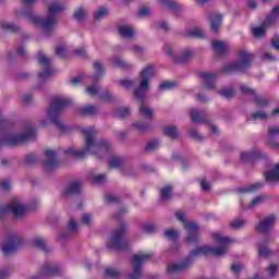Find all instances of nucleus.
<instances>
[{
    "mask_svg": "<svg viewBox=\"0 0 279 279\" xmlns=\"http://www.w3.org/2000/svg\"><path fill=\"white\" fill-rule=\"evenodd\" d=\"M218 95L225 97V99H232L234 97V89L232 87H225L218 90Z\"/></svg>",
    "mask_w": 279,
    "mask_h": 279,
    "instance_id": "obj_35",
    "label": "nucleus"
},
{
    "mask_svg": "<svg viewBox=\"0 0 279 279\" xmlns=\"http://www.w3.org/2000/svg\"><path fill=\"white\" fill-rule=\"evenodd\" d=\"M106 204H119V196L117 195H106L105 196Z\"/></svg>",
    "mask_w": 279,
    "mask_h": 279,
    "instance_id": "obj_56",
    "label": "nucleus"
},
{
    "mask_svg": "<svg viewBox=\"0 0 279 279\" xmlns=\"http://www.w3.org/2000/svg\"><path fill=\"white\" fill-rule=\"evenodd\" d=\"M82 193V182H70L63 191L64 197H71V195H80Z\"/></svg>",
    "mask_w": 279,
    "mask_h": 279,
    "instance_id": "obj_18",
    "label": "nucleus"
},
{
    "mask_svg": "<svg viewBox=\"0 0 279 279\" xmlns=\"http://www.w3.org/2000/svg\"><path fill=\"white\" fill-rule=\"evenodd\" d=\"M116 117L118 119H125L126 117H130V109L126 107H120L116 110Z\"/></svg>",
    "mask_w": 279,
    "mask_h": 279,
    "instance_id": "obj_44",
    "label": "nucleus"
},
{
    "mask_svg": "<svg viewBox=\"0 0 279 279\" xmlns=\"http://www.w3.org/2000/svg\"><path fill=\"white\" fill-rule=\"evenodd\" d=\"M254 101L258 108H265L269 105V100H267V98H260L258 96H255Z\"/></svg>",
    "mask_w": 279,
    "mask_h": 279,
    "instance_id": "obj_52",
    "label": "nucleus"
},
{
    "mask_svg": "<svg viewBox=\"0 0 279 279\" xmlns=\"http://www.w3.org/2000/svg\"><path fill=\"white\" fill-rule=\"evenodd\" d=\"M133 128H135V130H137V132H147V130H149L150 125L147 122L137 121L133 124Z\"/></svg>",
    "mask_w": 279,
    "mask_h": 279,
    "instance_id": "obj_41",
    "label": "nucleus"
},
{
    "mask_svg": "<svg viewBox=\"0 0 279 279\" xmlns=\"http://www.w3.org/2000/svg\"><path fill=\"white\" fill-rule=\"evenodd\" d=\"M72 101L69 98H53L49 109H48V117L50 121L57 125V128L64 132L66 130V126L62 123V120L60 119V114H62V111L65 108H69L71 106Z\"/></svg>",
    "mask_w": 279,
    "mask_h": 279,
    "instance_id": "obj_5",
    "label": "nucleus"
},
{
    "mask_svg": "<svg viewBox=\"0 0 279 279\" xmlns=\"http://www.w3.org/2000/svg\"><path fill=\"white\" fill-rule=\"evenodd\" d=\"M178 86L177 82L165 81L159 85V90H172Z\"/></svg>",
    "mask_w": 279,
    "mask_h": 279,
    "instance_id": "obj_46",
    "label": "nucleus"
},
{
    "mask_svg": "<svg viewBox=\"0 0 279 279\" xmlns=\"http://www.w3.org/2000/svg\"><path fill=\"white\" fill-rule=\"evenodd\" d=\"M38 63L41 66H46L44 71L38 73L39 80H47V77L54 75L56 71L49 68V64H51V59L47 58V56H45L43 52H38Z\"/></svg>",
    "mask_w": 279,
    "mask_h": 279,
    "instance_id": "obj_13",
    "label": "nucleus"
},
{
    "mask_svg": "<svg viewBox=\"0 0 279 279\" xmlns=\"http://www.w3.org/2000/svg\"><path fill=\"white\" fill-rule=\"evenodd\" d=\"M112 64L119 69H130V64L119 57L112 59Z\"/></svg>",
    "mask_w": 279,
    "mask_h": 279,
    "instance_id": "obj_39",
    "label": "nucleus"
},
{
    "mask_svg": "<svg viewBox=\"0 0 279 279\" xmlns=\"http://www.w3.org/2000/svg\"><path fill=\"white\" fill-rule=\"evenodd\" d=\"M163 134L165 136H168L169 138H172V141H175L178 138V126L175 125H167L163 128Z\"/></svg>",
    "mask_w": 279,
    "mask_h": 279,
    "instance_id": "obj_30",
    "label": "nucleus"
},
{
    "mask_svg": "<svg viewBox=\"0 0 279 279\" xmlns=\"http://www.w3.org/2000/svg\"><path fill=\"white\" fill-rule=\"evenodd\" d=\"M26 241L23 238H19L16 234V231H13L9 238H8V242H5L2 246V254H4L5 256H12V254H14V252H16L19 250V247H21V245H25Z\"/></svg>",
    "mask_w": 279,
    "mask_h": 279,
    "instance_id": "obj_12",
    "label": "nucleus"
},
{
    "mask_svg": "<svg viewBox=\"0 0 279 279\" xmlns=\"http://www.w3.org/2000/svg\"><path fill=\"white\" fill-rule=\"evenodd\" d=\"M193 52L191 50H185L182 56L174 58V64H184L191 60Z\"/></svg>",
    "mask_w": 279,
    "mask_h": 279,
    "instance_id": "obj_34",
    "label": "nucleus"
},
{
    "mask_svg": "<svg viewBox=\"0 0 279 279\" xmlns=\"http://www.w3.org/2000/svg\"><path fill=\"white\" fill-rule=\"evenodd\" d=\"M73 54L76 56V58H86V49L77 48L73 51Z\"/></svg>",
    "mask_w": 279,
    "mask_h": 279,
    "instance_id": "obj_61",
    "label": "nucleus"
},
{
    "mask_svg": "<svg viewBox=\"0 0 279 279\" xmlns=\"http://www.w3.org/2000/svg\"><path fill=\"white\" fill-rule=\"evenodd\" d=\"M84 16H86V9L80 8L74 12V19L76 21H84Z\"/></svg>",
    "mask_w": 279,
    "mask_h": 279,
    "instance_id": "obj_53",
    "label": "nucleus"
},
{
    "mask_svg": "<svg viewBox=\"0 0 279 279\" xmlns=\"http://www.w3.org/2000/svg\"><path fill=\"white\" fill-rule=\"evenodd\" d=\"M60 274V266L56 263H47L41 267L39 275L33 277L32 279H43L51 276H58Z\"/></svg>",
    "mask_w": 279,
    "mask_h": 279,
    "instance_id": "obj_14",
    "label": "nucleus"
},
{
    "mask_svg": "<svg viewBox=\"0 0 279 279\" xmlns=\"http://www.w3.org/2000/svg\"><path fill=\"white\" fill-rule=\"evenodd\" d=\"M271 25L274 24L267 22V20L265 19L259 26H256L252 29L254 37L264 38L265 34H267V29H269Z\"/></svg>",
    "mask_w": 279,
    "mask_h": 279,
    "instance_id": "obj_21",
    "label": "nucleus"
},
{
    "mask_svg": "<svg viewBox=\"0 0 279 279\" xmlns=\"http://www.w3.org/2000/svg\"><path fill=\"white\" fill-rule=\"evenodd\" d=\"M175 217L179 221H181L184 225L185 230H187L186 242L197 243L199 241V236L197 235V232L199 231V225L193 221H186V219H184V214H182V211H177Z\"/></svg>",
    "mask_w": 279,
    "mask_h": 279,
    "instance_id": "obj_10",
    "label": "nucleus"
},
{
    "mask_svg": "<svg viewBox=\"0 0 279 279\" xmlns=\"http://www.w3.org/2000/svg\"><path fill=\"white\" fill-rule=\"evenodd\" d=\"M208 254H211V256H226V248L221 246H201L192 250L190 252V256L185 257L181 263L179 264H171L167 268L168 274H181V271H186L193 265V258L195 256H208Z\"/></svg>",
    "mask_w": 279,
    "mask_h": 279,
    "instance_id": "obj_3",
    "label": "nucleus"
},
{
    "mask_svg": "<svg viewBox=\"0 0 279 279\" xmlns=\"http://www.w3.org/2000/svg\"><path fill=\"white\" fill-rule=\"evenodd\" d=\"M211 48L218 56H226L228 53V46L223 41L215 40L211 43Z\"/></svg>",
    "mask_w": 279,
    "mask_h": 279,
    "instance_id": "obj_24",
    "label": "nucleus"
},
{
    "mask_svg": "<svg viewBox=\"0 0 279 279\" xmlns=\"http://www.w3.org/2000/svg\"><path fill=\"white\" fill-rule=\"evenodd\" d=\"M160 145V141L154 140L148 142L147 146L145 147V151H156L158 149V146Z\"/></svg>",
    "mask_w": 279,
    "mask_h": 279,
    "instance_id": "obj_49",
    "label": "nucleus"
},
{
    "mask_svg": "<svg viewBox=\"0 0 279 279\" xmlns=\"http://www.w3.org/2000/svg\"><path fill=\"white\" fill-rule=\"evenodd\" d=\"M94 184H104L106 182V174H98L93 179Z\"/></svg>",
    "mask_w": 279,
    "mask_h": 279,
    "instance_id": "obj_62",
    "label": "nucleus"
},
{
    "mask_svg": "<svg viewBox=\"0 0 279 279\" xmlns=\"http://www.w3.org/2000/svg\"><path fill=\"white\" fill-rule=\"evenodd\" d=\"M9 128H12V123H9L7 119L0 118V130H9Z\"/></svg>",
    "mask_w": 279,
    "mask_h": 279,
    "instance_id": "obj_63",
    "label": "nucleus"
},
{
    "mask_svg": "<svg viewBox=\"0 0 279 279\" xmlns=\"http://www.w3.org/2000/svg\"><path fill=\"white\" fill-rule=\"evenodd\" d=\"M125 232H128V226L125 222H121L119 228L111 233L107 242L108 250H112L113 252H128V250H130V242L124 239Z\"/></svg>",
    "mask_w": 279,
    "mask_h": 279,
    "instance_id": "obj_6",
    "label": "nucleus"
},
{
    "mask_svg": "<svg viewBox=\"0 0 279 279\" xmlns=\"http://www.w3.org/2000/svg\"><path fill=\"white\" fill-rule=\"evenodd\" d=\"M93 69L95 71V74L93 76L94 82H99L104 75H106V68L100 61H95L93 64Z\"/></svg>",
    "mask_w": 279,
    "mask_h": 279,
    "instance_id": "obj_22",
    "label": "nucleus"
},
{
    "mask_svg": "<svg viewBox=\"0 0 279 279\" xmlns=\"http://www.w3.org/2000/svg\"><path fill=\"white\" fill-rule=\"evenodd\" d=\"M77 112L81 114V117H95L97 113V107L87 105L85 107L78 108Z\"/></svg>",
    "mask_w": 279,
    "mask_h": 279,
    "instance_id": "obj_27",
    "label": "nucleus"
},
{
    "mask_svg": "<svg viewBox=\"0 0 279 279\" xmlns=\"http://www.w3.org/2000/svg\"><path fill=\"white\" fill-rule=\"evenodd\" d=\"M83 136L86 138L85 149L76 150L75 148H68L64 150L65 156H72V158H76V160H84L88 154L96 156V158H101L104 154H108V149H110V143L106 140H100L99 142H95V134H97V130L90 126L88 129L82 130Z\"/></svg>",
    "mask_w": 279,
    "mask_h": 279,
    "instance_id": "obj_1",
    "label": "nucleus"
},
{
    "mask_svg": "<svg viewBox=\"0 0 279 279\" xmlns=\"http://www.w3.org/2000/svg\"><path fill=\"white\" fill-rule=\"evenodd\" d=\"M33 246L38 247V250H41V252H45V254L51 252V250L48 248L47 244L45 243V240L41 236H37L34 239Z\"/></svg>",
    "mask_w": 279,
    "mask_h": 279,
    "instance_id": "obj_31",
    "label": "nucleus"
},
{
    "mask_svg": "<svg viewBox=\"0 0 279 279\" xmlns=\"http://www.w3.org/2000/svg\"><path fill=\"white\" fill-rule=\"evenodd\" d=\"M105 276H107V278H119V276H121V272H119V270L114 268H107L105 270Z\"/></svg>",
    "mask_w": 279,
    "mask_h": 279,
    "instance_id": "obj_50",
    "label": "nucleus"
},
{
    "mask_svg": "<svg viewBox=\"0 0 279 279\" xmlns=\"http://www.w3.org/2000/svg\"><path fill=\"white\" fill-rule=\"evenodd\" d=\"M123 165V158L112 157L109 160V169H119Z\"/></svg>",
    "mask_w": 279,
    "mask_h": 279,
    "instance_id": "obj_37",
    "label": "nucleus"
},
{
    "mask_svg": "<svg viewBox=\"0 0 279 279\" xmlns=\"http://www.w3.org/2000/svg\"><path fill=\"white\" fill-rule=\"evenodd\" d=\"M104 16H108V9L100 7L98 11L94 14L95 21H101Z\"/></svg>",
    "mask_w": 279,
    "mask_h": 279,
    "instance_id": "obj_47",
    "label": "nucleus"
},
{
    "mask_svg": "<svg viewBox=\"0 0 279 279\" xmlns=\"http://www.w3.org/2000/svg\"><path fill=\"white\" fill-rule=\"evenodd\" d=\"M239 57L241 60L227 64L225 68H222V73L230 74L248 69L250 64H252V60H254V54L247 52L246 50H240Z\"/></svg>",
    "mask_w": 279,
    "mask_h": 279,
    "instance_id": "obj_8",
    "label": "nucleus"
},
{
    "mask_svg": "<svg viewBox=\"0 0 279 279\" xmlns=\"http://www.w3.org/2000/svg\"><path fill=\"white\" fill-rule=\"evenodd\" d=\"M258 256H264V258H267V256H272L274 251L271 248L267 247V240H262L258 244Z\"/></svg>",
    "mask_w": 279,
    "mask_h": 279,
    "instance_id": "obj_26",
    "label": "nucleus"
},
{
    "mask_svg": "<svg viewBox=\"0 0 279 279\" xmlns=\"http://www.w3.org/2000/svg\"><path fill=\"white\" fill-rule=\"evenodd\" d=\"M171 191H173V187H171V185H166L163 189H161L160 190L161 199H171Z\"/></svg>",
    "mask_w": 279,
    "mask_h": 279,
    "instance_id": "obj_43",
    "label": "nucleus"
},
{
    "mask_svg": "<svg viewBox=\"0 0 279 279\" xmlns=\"http://www.w3.org/2000/svg\"><path fill=\"white\" fill-rule=\"evenodd\" d=\"M36 162H38V157H36L34 153L26 155L25 163L28 165V167H33V165H36Z\"/></svg>",
    "mask_w": 279,
    "mask_h": 279,
    "instance_id": "obj_48",
    "label": "nucleus"
},
{
    "mask_svg": "<svg viewBox=\"0 0 279 279\" xmlns=\"http://www.w3.org/2000/svg\"><path fill=\"white\" fill-rule=\"evenodd\" d=\"M240 90H241L242 95H256V90H254L245 85H242L240 87Z\"/></svg>",
    "mask_w": 279,
    "mask_h": 279,
    "instance_id": "obj_58",
    "label": "nucleus"
},
{
    "mask_svg": "<svg viewBox=\"0 0 279 279\" xmlns=\"http://www.w3.org/2000/svg\"><path fill=\"white\" fill-rule=\"evenodd\" d=\"M251 119L256 122V121H265L267 119V112L265 111H256L251 113Z\"/></svg>",
    "mask_w": 279,
    "mask_h": 279,
    "instance_id": "obj_45",
    "label": "nucleus"
},
{
    "mask_svg": "<svg viewBox=\"0 0 279 279\" xmlns=\"http://www.w3.org/2000/svg\"><path fill=\"white\" fill-rule=\"evenodd\" d=\"M10 213H12L13 217L23 219L25 213H27V206L20 204L19 199L13 198L10 204L0 207V219L8 217Z\"/></svg>",
    "mask_w": 279,
    "mask_h": 279,
    "instance_id": "obj_9",
    "label": "nucleus"
},
{
    "mask_svg": "<svg viewBox=\"0 0 279 279\" xmlns=\"http://www.w3.org/2000/svg\"><path fill=\"white\" fill-rule=\"evenodd\" d=\"M64 10H66V5L59 1H53L48 8L49 15L46 19L34 15L32 10L19 11L16 14L20 19H26V21H29V23H33V25H39L43 32L46 34H51V32L56 29V25H58V19L56 17V14L64 12Z\"/></svg>",
    "mask_w": 279,
    "mask_h": 279,
    "instance_id": "obj_2",
    "label": "nucleus"
},
{
    "mask_svg": "<svg viewBox=\"0 0 279 279\" xmlns=\"http://www.w3.org/2000/svg\"><path fill=\"white\" fill-rule=\"evenodd\" d=\"M279 19V4L275 5L270 13L265 17L266 23H270L274 25V23H276V20Z\"/></svg>",
    "mask_w": 279,
    "mask_h": 279,
    "instance_id": "obj_32",
    "label": "nucleus"
},
{
    "mask_svg": "<svg viewBox=\"0 0 279 279\" xmlns=\"http://www.w3.org/2000/svg\"><path fill=\"white\" fill-rule=\"evenodd\" d=\"M118 32L122 38H134V28L132 26H119Z\"/></svg>",
    "mask_w": 279,
    "mask_h": 279,
    "instance_id": "obj_29",
    "label": "nucleus"
},
{
    "mask_svg": "<svg viewBox=\"0 0 279 279\" xmlns=\"http://www.w3.org/2000/svg\"><path fill=\"white\" fill-rule=\"evenodd\" d=\"M56 56H58V58H61V60H64V58H66V49H64V47H58L56 49Z\"/></svg>",
    "mask_w": 279,
    "mask_h": 279,
    "instance_id": "obj_59",
    "label": "nucleus"
},
{
    "mask_svg": "<svg viewBox=\"0 0 279 279\" xmlns=\"http://www.w3.org/2000/svg\"><path fill=\"white\" fill-rule=\"evenodd\" d=\"M161 5L163 8H168V10H180V4L172 0H160Z\"/></svg>",
    "mask_w": 279,
    "mask_h": 279,
    "instance_id": "obj_38",
    "label": "nucleus"
},
{
    "mask_svg": "<svg viewBox=\"0 0 279 279\" xmlns=\"http://www.w3.org/2000/svg\"><path fill=\"white\" fill-rule=\"evenodd\" d=\"M192 123H205L206 112L204 111H191L190 112Z\"/></svg>",
    "mask_w": 279,
    "mask_h": 279,
    "instance_id": "obj_28",
    "label": "nucleus"
},
{
    "mask_svg": "<svg viewBox=\"0 0 279 279\" xmlns=\"http://www.w3.org/2000/svg\"><path fill=\"white\" fill-rule=\"evenodd\" d=\"M275 223H276V215L271 214L268 217H266L264 220L259 221L258 225L255 227V229L260 234H269Z\"/></svg>",
    "mask_w": 279,
    "mask_h": 279,
    "instance_id": "obj_15",
    "label": "nucleus"
},
{
    "mask_svg": "<svg viewBox=\"0 0 279 279\" xmlns=\"http://www.w3.org/2000/svg\"><path fill=\"white\" fill-rule=\"evenodd\" d=\"M208 19L211 32H214V34H217V32H219V27H221L223 15L218 13H211Z\"/></svg>",
    "mask_w": 279,
    "mask_h": 279,
    "instance_id": "obj_20",
    "label": "nucleus"
},
{
    "mask_svg": "<svg viewBox=\"0 0 279 279\" xmlns=\"http://www.w3.org/2000/svg\"><path fill=\"white\" fill-rule=\"evenodd\" d=\"M264 178L269 184L279 182V163H277L272 171L264 172Z\"/></svg>",
    "mask_w": 279,
    "mask_h": 279,
    "instance_id": "obj_23",
    "label": "nucleus"
},
{
    "mask_svg": "<svg viewBox=\"0 0 279 279\" xmlns=\"http://www.w3.org/2000/svg\"><path fill=\"white\" fill-rule=\"evenodd\" d=\"M187 38H204V31L199 27H195L192 31H189L186 34Z\"/></svg>",
    "mask_w": 279,
    "mask_h": 279,
    "instance_id": "obj_36",
    "label": "nucleus"
},
{
    "mask_svg": "<svg viewBox=\"0 0 279 279\" xmlns=\"http://www.w3.org/2000/svg\"><path fill=\"white\" fill-rule=\"evenodd\" d=\"M260 159V150L256 149L251 153H242L241 160L243 162H254V160Z\"/></svg>",
    "mask_w": 279,
    "mask_h": 279,
    "instance_id": "obj_25",
    "label": "nucleus"
},
{
    "mask_svg": "<svg viewBox=\"0 0 279 279\" xmlns=\"http://www.w3.org/2000/svg\"><path fill=\"white\" fill-rule=\"evenodd\" d=\"M211 239H214V241H217V243H221L222 245H226V243H232V240L230 238H223L219 233H213Z\"/></svg>",
    "mask_w": 279,
    "mask_h": 279,
    "instance_id": "obj_42",
    "label": "nucleus"
},
{
    "mask_svg": "<svg viewBox=\"0 0 279 279\" xmlns=\"http://www.w3.org/2000/svg\"><path fill=\"white\" fill-rule=\"evenodd\" d=\"M156 75V69L154 65H147L141 71L140 77L142 78L140 86L134 90V97L140 104V114L151 119L154 111L145 106V99L147 97V90H149V80Z\"/></svg>",
    "mask_w": 279,
    "mask_h": 279,
    "instance_id": "obj_4",
    "label": "nucleus"
},
{
    "mask_svg": "<svg viewBox=\"0 0 279 279\" xmlns=\"http://www.w3.org/2000/svg\"><path fill=\"white\" fill-rule=\"evenodd\" d=\"M166 239H169L170 241H178V231L168 229L165 232Z\"/></svg>",
    "mask_w": 279,
    "mask_h": 279,
    "instance_id": "obj_51",
    "label": "nucleus"
},
{
    "mask_svg": "<svg viewBox=\"0 0 279 279\" xmlns=\"http://www.w3.org/2000/svg\"><path fill=\"white\" fill-rule=\"evenodd\" d=\"M151 260V254L134 255L131 259V266L133 271L129 274V279H141L143 278V264Z\"/></svg>",
    "mask_w": 279,
    "mask_h": 279,
    "instance_id": "obj_11",
    "label": "nucleus"
},
{
    "mask_svg": "<svg viewBox=\"0 0 279 279\" xmlns=\"http://www.w3.org/2000/svg\"><path fill=\"white\" fill-rule=\"evenodd\" d=\"M143 232H145L146 234H154V232H156V226H154V225H145L143 227Z\"/></svg>",
    "mask_w": 279,
    "mask_h": 279,
    "instance_id": "obj_60",
    "label": "nucleus"
},
{
    "mask_svg": "<svg viewBox=\"0 0 279 279\" xmlns=\"http://www.w3.org/2000/svg\"><path fill=\"white\" fill-rule=\"evenodd\" d=\"M243 226H245V220H241V219H235L230 223V227L233 230H239L241 228H243Z\"/></svg>",
    "mask_w": 279,
    "mask_h": 279,
    "instance_id": "obj_55",
    "label": "nucleus"
},
{
    "mask_svg": "<svg viewBox=\"0 0 279 279\" xmlns=\"http://www.w3.org/2000/svg\"><path fill=\"white\" fill-rule=\"evenodd\" d=\"M217 73L210 72H202L199 74V77L204 80L202 84L205 86V88H207V90H215V82L217 80Z\"/></svg>",
    "mask_w": 279,
    "mask_h": 279,
    "instance_id": "obj_17",
    "label": "nucleus"
},
{
    "mask_svg": "<svg viewBox=\"0 0 279 279\" xmlns=\"http://www.w3.org/2000/svg\"><path fill=\"white\" fill-rule=\"evenodd\" d=\"M279 136V126H269L268 128V140L266 142V145L268 147H279V143L277 141H274V138H278Z\"/></svg>",
    "mask_w": 279,
    "mask_h": 279,
    "instance_id": "obj_19",
    "label": "nucleus"
},
{
    "mask_svg": "<svg viewBox=\"0 0 279 279\" xmlns=\"http://www.w3.org/2000/svg\"><path fill=\"white\" fill-rule=\"evenodd\" d=\"M99 99H101L102 101H114V96L112 94H110L109 90H105L100 96Z\"/></svg>",
    "mask_w": 279,
    "mask_h": 279,
    "instance_id": "obj_54",
    "label": "nucleus"
},
{
    "mask_svg": "<svg viewBox=\"0 0 279 279\" xmlns=\"http://www.w3.org/2000/svg\"><path fill=\"white\" fill-rule=\"evenodd\" d=\"M11 186H12V181H10V179L0 181V189L2 191H10Z\"/></svg>",
    "mask_w": 279,
    "mask_h": 279,
    "instance_id": "obj_57",
    "label": "nucleus"
},
{
    "mask_svg": "<svg viewBox=\"0 0 279 279\" xmlns=\"http://www.w3.org/2000/svg\"><path fill=\"white\" fill-rule=\"evenodd\" d=\"M258 189H263V183L257 182V183H253L246 187H240L238 190L239 193H256V191H258Z\"/></svg>",
    "mask_w": 279,
    "mask_h": 279,
    "instance_id": "obj_33",
    "label": "nucleus"
},
{
    "mask_svg": "<svg viewBox=\"0 0 279 279\" xmlns=\"http://www.w3.org/2000/svg\"><path fill=\"white\" fill-rule=\"evenodd\" d=\"M36 138V129L34 126H28L24 133L19 136H7L0 140L1 147H17L22 143H28V141H34Z\"/></svg>",
    "mask_w": 279,
    "mask_h": 279,
    "instance_id": "obj_7",
    "label": "nucleus"
},
{
    "mask_svg": "<svg viewBox=\"0 0 279 279\" xmlns=\"http://www.w3.org/2000/svg\"><path fill=\"white\" fill-rule=\"evenodd\" d=\"M0 27L1 29H3V32H9L10 34H16L20 29L19 26L14 24H5V23H1Z\"/></svg>",
    "mask_w": 279,
    "mask_h": 279,
    "instance_id": "obj_40",
    "label": "nucleus"
},
{
    "mask_svg": "<svg viewBox=\"0 0 279 279\" xmlns=\"http://www.w3.org/2000/svg\"><path fill=\"white\" fill-rule=\"evenodd\" d=\"M45 156L48 158V160L44 161V171H54V169H58V160H56V151L51 149H47L45 151Z\"/></svg>",
    "mask_w": 279,
    "mask_h": 279,
    "instance_id": "obj_16",
    "label": "nucleus"
},
{
    "mask_svg": "<svg viewBox=\"0 0 279 279\" xmlns=\"http://www.w3.org/2000/svg\"><path fill=\"white\" fill-rule=\"evenodd\" d=\"M243 270V265H240V264H232L231 265V271L233 274H240L241 271Z\"/></svg>",
    "mask_w": 279,
    "mask_h": 279,
    "instance_id": "obj_64",
    "label": "nucleus"
}]
</instances>
